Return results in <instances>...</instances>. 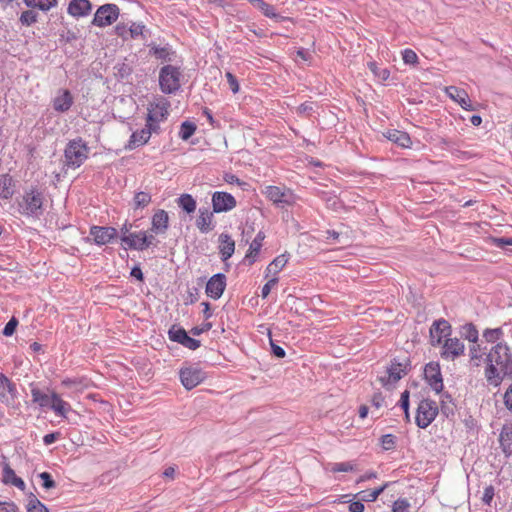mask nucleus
Returning <instances> with one entry per match:
<instances>
[{
    "label": "nucleus",
    "instance_id": "obj_57",
    "mask_svg": "<svg viewBox=\"0 0 512 512\" xmlns=\"http://www.w3.org/2000/svg\"><path fill=\"white\" fill-rule=\"evenodd\" d=\"M313 111V103L312 102H304L302 104H300L298 107H297V113L299 115H305V116H308L310 115V113Z\"/></svg>",
    "mask_w": 512,
    "mask_h": 512
},
{
    "label": "nucleus",
    "instance_id": "obj_59",
    "mask_svg": "<svg viewBox=\"0 0 512 512\" xmlns=\"http://www.w3.org/2000/svg\"><path fill=\"white\" fill-rule=\"evenodd\" d=\"M212 328V324L207 322L202 324L200 327L196 326L193 327L190 332L194 336H199L200 334L209 331Z\"/></svg>",
    "mask_w": 512,
    "mask_h": 512
},
{
    "label": "nucleus",
    "instance_id": "obj_37",
    "mask_svg": "<svg viewBox=\"0 0 512 512\" xmlns=\"http://www.w3.org/2000/svg\"><path fill=\"white\" fill-rule=\"evenodd\" d=\"M150 54L155 56L157 59H161L164 61H170V54L171 49L168 46L165 47H159L157 45L151 44L150 45Z\"/></svg>",
    "mask_w": 512,
    "mask_h": 512
},
{
    "label": "nucleus",
    "instance_id": "obj_9",
    "mask_svg": "<svg viewBox=\"0 0 512 512\" xmlns=\"http://www.w3.org/2000/svg\"><path fill=\"white\" fill-rule=\"evenodd\" d=\"M179 377L182 385L187 390H191L205 380L206 374L199 367L190 365L180 369Z\"/></svg>",
    "mask_w": 512,
    "mask_h": 512
},
{
    "label": "nucleus",
    "instance_id": "obj_61",
    "mask_svg": "<svg viewBox=\"0 0 512 512\" xmlns=\"http://www.w3.org/2000/svg\"><path fill=\"white\" fill-rule=\"evenodd\" d=\"M270 344H271V352L275 357H277V358L285 357V355H286L285 350L281 346L275 344L272 339H270Z\"/></svg>",
    "mask_w": 512,
    "mask_h": 512
},
{
    "label": "nucleus",
    "instance_id": "obj_23",
    "mask_svg": "<svg viewBox=\"0 0 512 512\" xmlns=\"http://www.w3.org/2000/svg\"><path fill=\"white\" fill-rule=\"evenodd\" d=\"M383 135L391 142L397 144L402 148H409L412 144L411 138L408 133L397 129H389Z\"/></svg>",
    "mask_w": 512,
    "mask_h": 512
},
{
    "label": "nucleus",
    "instance_id": "obj_50",
    "mask_svg": "<svg viewBox=\"0 0 512 512\" xmlns=\"http://www.w3.org/2000/svg\"><path fill=\"white\" fill-rule=\"evenodd\" d=\"M402 59L405 64L415 65L418 62V56L412 49H405L402 51Z\"/></svg>",
    "mask_w": 512,
    "mask_h": 512
},
{
    "label": "nucleus",
    "instance_id": "obj_49",
    "mask_svg": "<svg viewBox=\"0 0 512 512\" xmlns=\"http://www.w3.org/2000/svg\"><path fill=\"white\" fill-rule=\"evenodd\" d=\"M39 478L41 479L42 483L41 486L46 489L50 490L56 487V482L53 480L52 476L48 472H42L39 474Z\"/></svg>",
    "mask_w": 512,
    "mask_h": 512
},
{
    "label": "nucleus",
    "instance_id": "obj_48",
    "mask_svg": "<svg viewBox=\"0 0 512 512\" xmlns=\"http://www.w3.org/2000/svg\"><path fill=\"white\" fill-rule=\"evenodd\" d=\"M355 470V466L351 462H339L331 464V471L336 472H351Z\"/></svg>",
    "mask_w": 512,
    "mask_h": 512
},
{
    "label": "nucleus",
    "instance_id": "obj_52",
    "mask_svg": "<svg viewBox=\"0 0 512 512\" xmlns=\"http://www.w3.org/2000/svg\"><path fill=\"white\" fill-rule=\"evenodd\" d=\"M145 26L142 23L133 22L129 27V36L132 39L137 38L138 36L143 34Z\"/></svg>",
    "mask_w": 512,
    "mask_h": 512
},
{
    "label": "nucleus",
    "instance_id": "obj_35",
    "mask_svg": "<svg viewBox=\"0 0 512 512\" xmlns=\"http://www.w3.org/2000/svg\"><path fill=\"white\" fill-rule=\"evenodd\" d=\"M31 394L33 402L37 403L40 407H50L52 395L49 396L38 388H32Z\"/></svg>",
    "mask_w": 512,
    "mask_h": 512
},
{
    "label": "nucleus",
    "instance_id": "obj_20",
    "mask_svg": "<svg viewBox=\"0 0 512 512\" xmlns=\"http://www.w3.org/2000/svg\"><path fill=\"white\" fill-rule=\"evenodd\" d=\"M169 226V216L168 213L163 210H157L152 216L151 220V232L155 234H164Z\"/></svg>",
    "mask_w": 512,
    "mask_h": 512
},
{
    "label": "nucleus",
    "instance_id": "obj_1",
    "mask_svg": "<svg viewBox=\"0 0 512 512\" xmlns=\"http://www.w3.org/2000/svg\"><path fill=\"white\" fill-rule=\"evenodd\" d=\"M484 361L486 381L494 387L500 386L504 377L512 378V353L505 343H497L487 353Z\"/></svg>",
    "mask_w": 512,
    "mask_h": 512
},
{
    "label": "nucleus",
    "instance_id": "obj_17",
    "mask_svg": "<svg viewBox=\"0 0 512 512\" xmlns=\"http://www.w3.org/2000/svg\"><path fill=\"white\" fill-rule=\"evenodd\" d=\"M464 344L458 338H446L442 344L441 357L446 360H454L464 353Z\"/></svg>",
    "mask_w": 512,
    "mask_h": 512
},
{
    "label": "nucleus",
    "instance_id": "obj_34",
    "mask_svg": "<svg viewBox=\"0 0 512 512\" xmlns=\"http://www.w3.org/2000/svg\"><path fill=\"white\" fill-rule=\"evenodd\" d=\"M289 260L288 254H281L277 256L266 268L268 273L277 274L280 272Z\"/></svg>",
    "mask_w": 512,
    "mask_h": 512
},
{
    "label": "nucleus",
    "instance_id": "obj_6",
    "mask_svg": "<svg viewBox=\"0 0 512 512\" xmlns=\"http://www.w3.org/2000/svg\"><path fill=\"white\" fill-rule=\"evenodd\" d=\"M438 412V405L434 400H421L416 411V425L422 429L427 428L435 420Z\"/></svg>",
    "mask_w": 512,
    "mask_h": 512
},
{
    "label": "nucleus",
    "instance_id": "obj_54",
    "mask_svg": "<svg viewBox=\"0 0 512 512\" xmlns=\"http://www.w3.org/2000/svg\"><path fill=\"white\" fill-rule=\"evenodd\" d=\"M18 325V320L15 317H12L5 325L3 329V335L4 336H12L16 330V327Z\"/></svg>",
    "mask_w": 512,
    "mask_h": 512
},
{
    "label": "nucleus",
    "instance_id": "obj_19",
    "mask_svg": "<svg viewBox=\"0 0 512 512\" xmlns=\"http://www.w3.org/2000/svg\"><path fill=\"white\" fill-rule=\"evenodd\" d=\"M121 241L129 249L143 251L147 249L146 232L139 231L137 233H130L128 235L121 236Z\"/></svg>",
    "mask_w": 512,
    "mask_h": 512
},
{
    "label": "nucleus",
    "instance_id": "obj_64",
    "mask_svg": "<svg viewBox=\"0 0 512 512\" xmlns=\"http://www.w3.org/2000/svg\"><path fill=\"white\" fill-rule=\"evenodd\" d=\"M494 244L499 248H504L507 245L512 246V237H500L494 239Z\"/></svg>",
    "mask_w": 512,
    "mask_h": 512
},
{
    "label": "nucleus",
    "instance_id": "obj_25",
    "mask_svg": "<svg viewBox=\"0 0 512 512\" xmlns=\"http://www.w3.org/2000/svg\"><path fill=\"white\" fill-rule=\"evenodd\" d=\"M265 239V234L262 231H259L253 241L251 242L248 252L245 255V260L249 265H252L256 261V257L260 252L262 247V242Z\"/></svg>",
    "mask_w": 512,
    "mask_h": 512
},
{
    "label": "nucleus",
    "instance_id": "obj_58",
    "mask_svg": "<svg viewBox=\"0 0 512 512\" xmlns=\"http://www.w3.org/2000/svg\"><path fill=\"white\" fill-rule=\"evenodd\" d=\"M115 33L123 40H127L129 36V28L123 23H119L115 26Z\"/></svg>",
    "mask_w": 512,
    "mask_h": 512
},
{
    "label": "nucleus",
    "instance_id": "obj_28",
    "mask_svg": "<svg viewBox=\"0 0 512 512\" xmlns=\"http://www.w3.org/2000/svg\"><path fill=\"white\" fill-rule=\"evenodd\" d=\"M49 408L52 409L56 415L61 417H66V414L71 410L70 404L62 400L56 393L52 394V401Z\"/></svg>",
    "mask_w": 512,
    "mask_h": 512
},
{
    "label": "nucleus",
    "instance_id": "obj_53",
    "mask_svg": "<svg viewBox=\"0 0 512 512\" xmlns=\"http://www.w3.org/2000/svg\"><path fill=\"white\" fill-rule=\"evenodd\" d=\"M494 495H495L494 487L492 485L486 486L481 500L485 505L490 506L491 502L494 498Z\"/></svg>",
    "mask_w": 512,
    "mask_h": 512
},
{
    "label": "nucleus",
    "instance_id": "obj_30",
    "mask_svg": "<svg viewBox=\"0 0 512 512\" xmlns=\"http://www.w3.org/2000/svg\"><path fill=\"white\" fill-rule=\"evenodd\" d=\"M13 179L8 174H0V198L9 199L14 193Z\"/></svg>",
    "mask_w": 512,
    "mask_h": 512
},
{
    "label": "nucleus",
    "instance_id": "obj_18",
    "mask_svg": "<svg viewBox=\"0 0 512 512\" xmlns=\"http://www.w3.org/2000/svg\"><path fill=\"white\" fill-rule=\"evenodd\" d=\"M446 94L456 103H458L464 110L473 111L474 107L471 104L468 93L456 86H448L445 88Z\"/></svg>",
    "mask_w": 512,
    "mask_h": 512
},
{
    "label": "nucleus",
    "instance_id": "obj_41",
    "mask_svg": "<svg viewBox=\"0 0 512 512\" xmlns=\"http://www.w3.org/2000/svg\"><path fill=\"white\" fill-rule=\"evenodd\" d=\"M196 128L197 127L193 122L184 121L180 127L179 137L182 140H188L195 133Z\"/></svg>",
    "mask_w": 512,
    "mask_h": 512
},
{
    "label": "nucleus",
    "instance_id": "obj_43",
    "mask_svg": "<svg viewBox=\"0 0 512 512\" xmlns=\"http://www.w3.org/2000/svg\"><path fill=\"white\" fill-rule=\"evenodd\" d=\"M487 354L482 351L480 345L474 344L470 347V360L475 366H480L483 356Z\"/></svg>",
    "mask_w": 512,
    "mask_h": 512
},
{
    "label": "nucleus",
    "instance_id": "obj_7",
    "mask_svg": "<svg viewBox=\"0 0 512 512\" xmlns=\"http://www.w3.org/2000/svg\"><path fill=\"white\" fill-rule=\"evenodd\" d=\"M120 14L116 4L108 3L101 5L95 12L92 24L97 27H106L114 23Z\"/></svg>",
    "mask_w": 512,
    "mask_h": 512
},
{
    "label": "nucleus",
    "instance_id": "obj_60",
    "mask_svg": "<svg viewBox=\"0 0 512 512\" xmlns=\"http://www.w3.org/2000/svg\"><path fill=\"white\" fill-rule=\"evenodd\" d=\"M503 400L505 407L512 413V384L504 393Z\"/></svg>",
    "mask_w": 512,
    "mask_h": 512
},
{
    "label": "nucleus",
    "instance_id": "obj_56",
    "mask_svg": "<svg viewBox=\"0 0 512 512\" xmlns=\"http://www.w3.org/2000/svg\"><path fill=\"white\" fill-rule=\"evenodd\" d=\"M278 283V278L274 277L270 279L267 283L264 284V286L261 289V297L267 298L270 294V291L273 286H275Z\"/></svg>",
    "mask_w": 512,
    "mask_h": 512
},
{
    "label": "nucleus",
    "instance_id": "obj_10",
    "mask_svg": "<svg viewBox=\"0 0 512 512\" xmlns=\"http://www.w3.org/2000/svg\"><path fill=\"white\" fill-rule=\"evenodd\" d=\"M424 378L431 389L437 394L444 389L443 378L441 374L440 364L438 362H429L424 368Z\"/></svg>",
    "mask_w": 512,
    "mask_h": 512
},
{
    "label": "nucleus",
    "instance_id": "obj_13",
    "mask_svg": "<svg viewBox=\"0 0 512 512\" xmlns=\"http://www.w3.org/2000/svg\"><path fill=\"white\" fill-rule=\"evenodd\" d=\"M168 336L171 341L177 342L190 350H196L201 345L200 341L190 337L185 329L175 325L168 331Z\"/></svg>",
    "mask_w": 512,
    "mask_h": 512
},
{
    "label": "nucleus",
    "instance_id": "obj_44",
    "mask_svg": "<svg viewBox=\"0 0 512 512\" xmlns=\"http://www.w3.org/2000/svg\"><path fill=\"white\" fill-rule=\"evenodd\" d=\"M321 198L330 209L337 210L341 206L338 197L329 192H322Z\"/></svg>",
    "mask_w": 512,
    "mask_h": 512
},
{
    "label": "nucleus",
    "instance_id": "obj_36",
    "mask_svg": "<svg viewBox=\"0 0 512 512\" xmlns=\"http://www.w3.org/2000/svg\"><path fill=\"white\" fill-rule=\"evenodd\" d=\"M28 7L39 8L42 11H48L57 5V0H24Z\"/></svg>",
    "mask_w": 512,
    "mask_h": 512
},
{
    "label": "nucleus",
    "instance_id": "obj_22",
    "mask_svg": "<svg viewBox=\"0 0 512 512\" xmlns=\"http://www.w3.org/2000/svg\"><path fill=\"white\" fill-rule=\"evenodd\" d=\"M92 9L89 0H71L67 12L75 18L85 17L90 14Z\"/></svg>",
    "mask_w": 512,
    "mask_h": 512
},
{
    "label": "nucleus",
    "instance_id": "obj_31",
    "mask_svg": "<svg viewBox=\"0 0 512 512\" xmlns=\"http://www.w3.org/2000/svg\"><path fill=\"white\" fill-rule=\"evenodd\" d=\"M213 212H202L196 220V226L202 233H208L213 229Z\"/></svg>",
    "mask_w": 512,
    "mask_h": 512
},
{
    "label": "nucleus",
    "instance_id": "obj_55",
    "mask_svg": "<svg viewBox=\"0 0 512 512\" xmlns=\"http://www.w3.org/2000/svg\"><path fill=\"white\" fill-rule=\"evenodd\" d=\"M225 77L228 81L231 91L236 94L240 89L237 78L231 72H226Z\"/></svg>",
    "mask_w": 512,
    "mask_h": 512
},
{
    "label": "nucleus",
    "instance_id": "obj_46",
    "mask_svg": "<svg viewBox=\"0 0 512 512\" xmlns=\"http://www.w3.org/2000/svg\"><path fill=\"white\" fill-rule=\"evenodd\" d=\"M503 336L501 328L486 329L483 333V337L487 342L494 343Z\"/></svg>",
    "mask_w": 512,
    "mask_h": 512
},
{
    "label": "nucleus",
    "instance_id": "obj_29",
    "mask_svg": "<svg viewBox=\"0 0 512 512\" xmlns=\"http://www.w3.org/2000/svg\"><path fill=\"white\" fill-rule=\"evenodd\" d=\"M248 2L256 9L261 11L263 15L271 19L279 18V14L273 5L265 2L264 0H248Z\"/></svg>",
    "mask_w": 512,
    "mask_h": 512
},
{
    "label": "nucleus",
    "instance_id": "obj_32",
    "mask_svg": "<svg viewBox=\"0 0 512 512\" xmlns=\"http://www.w3.org/2000/svg\"><path fill=\"white\" fill-rule=\"evenodd\" d=\"M7 393L15 397L17 393L16 386L3 373H0V398L6 397Z\"/></svg>",
    "mask_w": 512,
    "mask_h": 512
},
{
    "label": "nucleus",
    "instance_id": "obj_15",
    "mask_svg": "<svg viewBox=\"0 0 512 512\" xmlns=\"http://www.w3.org/2000/svg\"><path fill=\"white\" fill-rule=\"evenodd\" d=\"M95 244L101 246L110 243L118 235L117 230L110 226H92L89 232Z\"/></svg>",
    "mask_w": 512,
    "mask_h": 512
},
{
    "label": "nucleus",
    "instance_id": "obj_8",
    "mask_svg": "<svg viewBox=\"0 0 512 512\" xmlns=\"http://www.w3.org/2000/svg\"><path fill=\"white\" fill-rule=\"evenodd\" d=\"M264 193L278 207L291 206L295 203L294 194L287 188L267 186Z\"/></svg>",
    "mask_w": 512,
    "mask_h": 512
},
{
    "label": "nucleus",
    "instance_id": "obj_40",
    "mask_svg": "<svg viewBox=\"0 0 512 512\" xmlns=\"http://www.w3.org/2000/svg\"><path fill=\"white\" fill-rule=\"evenodd\" d=\"M26 508L27 512H49L47 507L42 502H40V500L37 499L34 495H31L29 497Z\"/></svg>",
    "mask_w": 512,
    "mask_h": 512
},
{
    "label": "nucleus",
    "instance_id": "obj_3",
    "mask_svg": "<svg viewBox=\"0 0 512 512\" xmlns=\"http://www.w3.org/2000/svg\"><path fill=\"white\" fill-rule=\"evenodd\" d=\"M64 157L68 167H80L88 158L86 143L81 138L69 141L64 151Z\"/></svg>",
    "mask_w": 512,
    "mask_h": 512
},
{
    "label": "nucleus",
    "instance_id": "obj_45",
    "mask_svg": "<svg viewBox=\"0 0 512 512\" xmlns=\"http://www.w3.org/2000/svg\"><path fill=\"white\" fill-rule=\"evenodd\" d=\"M38 20V13L33 10H26L21 13L20 22L22 25L30 26Z\"/></svg>",
    "mask_w": 512,
    "mask_h": 512
},
{
    "label": "nucleus",
    "instance_id": "obj_63",
    "mask_svg": "<svg viewBox=\"0 0 512 512\" xmlns=\"http://www.w3.org/2000/svg\"><path fill=\"white\" fill-rule=\"evenodd\" d=\"M0 512H19L13 502H0Z\"/></svg>",
    "mask_w": 512,
    "mask_h": 512
},
{
    "label": "nucleus",
    "instance_id": "obj_5",
    "mask_svg": "<svg viewBox=\"0 0 512 512\" xmlns=\"http://www.w3.org/2000/svg\"><path fill=\"white\" fill-rule=\"evenodd\" d=\"M409 367V359H404L402 362L397 359H393L387 367L385 375L379 376L378 380L384 387L393 385L408 373Z\"/></svg>",
    "mask_w": 512,
    "mask_h": 512
},
{
    "label": "nucleus",
    "instance_id": "obj_2",
    "mask_svg": "<svg viewBox=\"0 0 512 512\" xmlns=\"http://www.w3.org/2000/svg\"><path fill=\"white\" fill-rule=\"evenodd\" d=\"M43 193L32 189L25 192L23 199L19 202V211L27 217L39 218L43 212Z\"/></svg>",
    "mask_w": 512,
    "mask_h": 512
},
{
    "label": "nucleus",
    "instance_id": "obj_16",
    "mask_svg": "<svg viewBox=\"0 0 512 512\" xmlns=\"http://www.w3.org/2000/svg\"><path fill=\"white\" fill-rule=\"evenodd\" d=\"M170 103L168 100L162 98L157 102L150 103L147 110L146 120L154 122H162L167 119L169 112L168 108Z\"/></svg>",
    "mask_w": 512,
    "mask_h": 512
},
{
    "label": "nucleus",
    "instance_id": "obj_26",
    "mask_svg": "<svg viewBox=\"0 0 512 512\" xmlns=\"http://www.w3.org/2000/svg\"><path fill=\"white\" fill-rule=\"evenodd\" d=\"M149 139V130L143 128L132 133L128 141V144L125 146V148L127 150H134L137 147L145 145L149 141Z\"/></svg>",
    "mask_w": 512,
    "mask_h": 512
},
{
    "label": "nucleus",
    "instance_id": "obj_21",
    "mask_svg": "<svg viewBox=\"0 0 512 512\" xmlns=\"http://www.w3.org/2000/svg\"><path fill=\"white\" fill-rule=\"evenodd\" d=\"M73 96L67 89L60 90L53 99V108L59 113L67 112L73 105Z\"/></svg>",
    "mask_w": 512,
    "mask_h": 512
},
{
    "label": "nucleus",
    "instance_id": "obj_33",
    "mask_svg": "<svg viewBox=\"0 0 512 512\" xmlns=\"http://www.w3.org/2000/svg\"><path fill=\"white\" fill-rule=\"evenodd\" d=\"M176 201L178 206L188 214L196 210V201L190 194H182Z\"/></svg>",
    "mask_w": 512,
    "mask_h": 512
},
{
    "label": "nucleus",
    "instance_id": "obj_42",
    "mask_svg": "<svg viewBox=\"0 0 512 512\" xmlns=\"http://www.w3.org/2000/svg\"><path fill=\"white\" fill-rule=\"evenodd\" d=\"M388 485V483H385L384 485L377 489L362 491V501L374 502L379 497V495L383 493V491L388 487Z\"/></svg>",
    "mask_w": 512,
    "mask_h": 512
},
{
    "label": "nucleus",
    "instance_id": "obj_51",
    "mask_svg": "<svg viewBox=\"0 0 512 512\" xmlns=\"http://www.w3.org/2000/svg\"><path fill=\"white\" fill-rule=\"evenodd\" d=\"M410 504L406 499H398L393 503V512H410Z\"/></svg>",
    "mask_w": 512,
    "mask_h": 512
},
{
    "label": "nucleus",
    "instance_id": "obj_47",
    "mask_svg": "<svg viewBox=\"0 0 512 512\" xmlns=\"http://www.w3.org/2000/svg\"><path fill=\"white\" fill-rule=\"evenodd\" d=\"M380 442L384 450H393L396 445V437L393 434H385L381 436Z\"/></svg>",
    "mask_w": 512,
    "mask_h": 512
},
{
    "label": "nucleus",
    "instance_id": "obj_24",
    "mask_svg": "<svg viewBox=\"0 0 512 512\" xmlns=\"http://www.w3.org/2000/svg\"><path fill=\"white\" fill-rule=\"evenodd\" d=\"M219 241V253L221 255V260L226 261L233 255L235 251V242L228 234L224 233L219 236Z\"/></svg>",
    "mask_w": 512,
    "mask_h": 512
},
{
    "label": "nucleus",
    "instance_id": "obj_62",
    "mask_svg": "<svg viewBox=\"0 0 512 512\" xmlns=\"http://www.w3.org/2000/svg\"><path fill=\"white\" fill-rule=\"evenodd\" d=\"M409 396L410 392L408 390H405L401 393L399 404L403 411L409 410Z\"/></svg>",
    "mask_w": 512,
    "mask_h": 512
},
{
    "label": "nucleus",
    "instance_id": "obj_4",
    "mask_svg": "<svg viewBox=\"0 0 512 512\" xmlns=\"http://www.w3.org/2000/svg\"><path fill=\"white\" fill-rule=\"evenodd\" d=\"M180 68L173 65L163 66L159 71V86L164 94H173L180 89Z\"/></svg>",
    "mask_w": 512,
    "mask_h": 512
},
{
    "label": "nucleus",
    "instance_id": "obj_14",
    "mask_svg": "<svg viewBox=\"0 0 512 512\" xmlns=\"http://www.w3.org/2000/svg\"><path fill=\"white\" fill-rule=\"evenodd\" d=\"M227 278L223 273L213 275L206 284L205 292L208 297L217 300L222 295L226 288Z\"/></svg>",
    "mask_w": 512,
    "mask_h": 512
},
{
    "label": "nucleus",
    "instance_id": "obj_39",
    "mask_svg": "<svg viewBox=\"0 0 512 512\" xmlns=\"http://www.w3.org/2000/svg\"><path fill=\"white\" fill-rule=\"evenodd\" d=\"M133 202L135 209L145 208L151 202V195L144 191L137 192L134 196Z\"/></svg>",
    "mask_w": 512,
    "mask_h": 512
},
{
    "label": "nucleus",
    "instance_id": "obj_12",
    "mask_svg": "<svg viewBox=\"0 0 512 512\" xmlns=\"http://www.w3.org/2000/svg\"><path fill=\"white\" fill-rule=\"evenodd\" d=\"M236 199L230 193L216 191L212 195V206L214 213L227 212L236 207Z\"/></svg>",
    "mask_w": 512,
    "mask_h": 512
},
{
    "label": "nucleus",
    "instance_id": "obj_27",
    "mask_svg": "<svg viewBox=\"0 0 512 512\" xmlns=\"http://www.w3.org/2000/svg\"><path fill=\"white\" fill-rule=\"evenodd\" d=\"M2 480L5 484H11L20 490L25 489V482L15 474L14 470L8 464L3 468Z\"/></svg>",
    "mask_w": 512,
    "mask_h": 512
},
{
    "label": "nucleus",
    "instance_id": "obj_11",
    "mask_svg": "<svg viewBox=\"0 0 512 512\" xmlns=\"http://www.w3.org/2000/svg\"><path fill=\"white\" fill-rule=\"evenodd\" d=\"M430 343L436 347L442 344L443 339L451 334V325L445 319H438L430 327Z\"/></svg>",
    "mask_w": 512,
    "mask_h": 512
},
{
    "label": "nucleus",
    "instance_id": "obj_38",
    "mask_svg": "<svg viewBox=\"0 0 512 512\" xmlns=\"http://www.w3.org/2000/svg\"><path fill=\"white\" fill-rule=\"evenodd\" d=\"M461 335L470 342L476 344L478 341V330L472 323L465 324L461 329Z\"/></svg>",
    "mask_w": 512,
    "mask_h": 512
}]
</instances>
